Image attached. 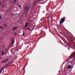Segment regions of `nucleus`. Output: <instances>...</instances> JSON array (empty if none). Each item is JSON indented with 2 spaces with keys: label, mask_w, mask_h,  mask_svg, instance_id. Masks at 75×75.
<instances>
[{
  "label": "nucleus",
  "mask_w": 75,
  "mask_h": 75,
  "mask_svg": "<svg viewBox=\"0 0 75 75\" xmlns=\"http://www.w3.org/2000/svg\"><path fill=\"white\" fill-rule=\"evenodd\" d=\"M30 8V6H27L25 8V10L26 11H28V10H29Z\"/></svg>",
  "instance_id": "1"
},
{
  "label": "nucleus",
  "mask_w": 75,
  "mask_h": 75,
  "mask_svg": "<svg viewBox=\"0 0 75 75\" xmlns=\"http://www.w3.org/2000/svg\"><path fill=\"white\" fill-rule=\"evenodd\" d=\"M65 19L64 18H62L61 19V20L60 22V24L62 23H63L64 22V21H65Z\"/></svg>",
  "instance_id": "2"
},
{
  "label": "nucleus",
  "mask_w": 75,
  "mask_h": 75,
  "mask_svg": "<svg viewBox=\"0 0 75 75\" xmlns=\"http://www.w3.org/2000/svg\"><path fill=\"white\" fill-rule=\"evenodd\" d=\"M7 66H8V65H6L5 66V67H4L3 68H2L1 69V71H0V74H1V71H3V69H4V68H7Z\"/></svg>",
  "instance_id": "3"
},
{
  "label": "nucleus",
  "mask_w": 75,
  "mask_h": 75,
  "mask_svg": "<svg viewBox=\"0 0 75 75\" xmlns=\"http://www.w3.org/2000/svg\"><path fill=\"white\" fill-rule=\"evenodd\" d=\"M8 61V59H6L3 61L2 62V63H5V62H7V61Z\"/></svg>",
  "instance_id": "4"
},
{
  "label": "nucleus",
  "mask_w": 75,
  "mask_h": 75,
  "mask_svg": "<svg viewBox=\"0 0 75 75\" xmlns=\"http://www.w3.org/2000/svg\"><path fill=\"white\" fill-rule=\"evenodd\" d=\"M75 59L74 58H73V59L72 60V61L70 62L71 64V65H73V64H74V60ZM73 63V64H72Z\"/></svg>",
  "instance_id": "5"
},
{
  "label": "nucleus",
  "mask_w": 75,
  "mask_h": 75,
  "mask_svg": "<svg viewBox=\"0 0 75 75\" xmlns=\"http://www.w3.org/2000/svg\"><path fill=\"white\" fill-rule=\"evenodd\" d=\"M75 53H74L72 55H71V57L69 58V59H71V58H73L74 56L75 55Z\"/></svg>",
  "instance_id": "6"
},
{
  "label": "nucleus",
  "mask_w": 75,
  "mask_h": 75,
  "mask_svg": "<svg viewBox=\"0 0 75 75\" xmlns=\"http://www.w3.org/2000/svg\"><path fill=\"white\" fill-rule=\"evenodd\" d=\"M28 23H26L25 26V28H27V26H28Z\"/></svg>",
  "instance_id": "7"
},
{
  "label": "nucleus",
  "mask_w": 75,
  "mask_h": 75,
  "mask_svg": "<svg viewBox=\"0 0 75 75\" xmlns=\"http://www.w3.org/2000/svg\"><path fill=\"white\" fill-rule=\"evenodd\" d=\"M67 68L68 69H70V68H71V67L70 66V65H69L67 66Z\"/></svg>",
  "instance_id": "8"
},
{
  "label": "nucleus",
  "mask_w": 75,
  "mask_h": 75,
  "mask_svg": "<svg viewBox=\"0 0 75 75\" xmlns=\"http://www.w3.org/2000/svg\"><path fill=\"white\" fill-rule=\"evenodd\" d=\"M16 29H17V27H15V28H13L12 30L13 31H14V30H16Z\"/></svg>",
  "instance_id": "9"
},
{
  "label": "nucleus",
  "mask_w": 75,
  "mask_h": 75,
  "mask_svg": "<svg viewBox=\"0 0 75 75\" xmlns=\"http://www.w3.org/2000/svg\"><path fill=\"white\" fill-rule=\"evenodd\" d=\"M13 44H14V40L13 39H12V45H13Z\"/></svg>",
  "instance_id": "10"
},
{
  "label": "nucleus",
  "mask_w": 75,
  "mask_h": 75,
  "mask_svg": "<svg viewBox=\"0 0 75 75\" xmlns=\"http://www.w3.org/2000/svg\"><path fill=\"white\" fill-rule=\"evenodd\" d=\"M7 12L8 13V12H9V9H8L7 10Z\"/></svg>",
  "instance_id": "11"
},
{
  "label": "nucleus",
  "mask_w": 75,
  "mask_h": 75,
  "mask_svg": "<svg viewBox=\"0 0 75 75\" xmlns=\"http://www.w3.org/2000/svg\"><path fill=\"white\" fill-rule=\"evenodd\" d=\"M2 54H3V55H4V52L3 51H2Z\"/></svg>",
  "instance_id": "12"
},
{
  "label": "nucleus",
  "mask_w": 75,
  "mask_h": 75,
  "mask_svg": "<svg viewBox=\"0 0 75 75\" xmlns=\"http://www.w3.org/2000/svg\"><path fill=\"white\" fill-rule=\"evenodd\" d=\"M16 0H15V1H14V3H15L16 2Z\"/></svg>",
  "instance_id": "13"
},
{
  "label": "nucleus",
  "mask_w": 75,
  "mask_h": 75,
  "mask_svg": "<svg viewBox=\"0 0 75 75\" xmlns=\"http://www.w3.org/2000/svg\"><path fill=\"white\" fill-rule=\"evenodd\" d=\"M1 15H0V19H1Z\"/></svg>",
  "instance_id": "14"
},
{
  "label": "nucleus",
  "mask_w": 75,
  "mask_h": 75,
  "mask_svg": "<svg viewBox=\"0 0 75 75\" xmlns=\"http://www.w3.org/2000/svg\"><path fill=\"white\" fill-rule=\"evenodd\" d=\"M69 61V59H68L67 61L65 62H67V61Z\"/></svg>",
  "instance_id": "15"
},
{
  "label": "nucleus",
  "mask_w": 75,
  "mask_h": 75,
  "mask_svg": "<svg viewBox=\"0 0 75 75\" xmlns=\"http://www.w3.org/2000/svg\"><path fill=\"white\" fill-rule=\"evenodd\" d=\"M28 30H30V29L29 28H28Z\"/></svg>",
  "instance_id": "16"
},
{
  "label": "nucleus",
  "mask_w": 75,
  "mask_h": 75,
  "mask_svg": "<svg viewBox=\"0 0 75 75\" xmlns=\"http://www.w3.org/2000/svg\"><path fill=\"white\" fill-rule=\"evenodd\" d=\"M4 25H5V26H7V25L6 24H4Z\"/></svg>",
  "instance_id": "17"
},
{
  "label": "nucleus",
  "mask_w": 75,
  "mask_h": 75,
  "mask_svg": "<svg viewBox=\"0 0 75 75\" xmlns=\"http://www.w3.org/2000/svg\"><path fill=\"white\" fill-rule=\"evenodd\" d=\"M16 34H17L15 33L14 34V35H16Z\"/></svg>",
  "instance_id": "18"
},
{
  "label": "nucleus",
  "mask_w": 75,
  "mask_h": 75,
  "mask_svg": "<svg viewBox=\"0 0 75 75\" xmlns=\"http://www.w3.org/2000/svg\"><path fill=\"white\" fill-rule=\"evenodd\" d=\"M0 28H1V29H2L3 28V27H1Z\"/></svg>",
  "instance_id": "19"
},
{
  "label": "nucleus",
  "mask_w": 75,
  "mask_h": 75,
  "mask_svg": "<svg viewBox=\"0 0 75 75\" xmlns=\"http://www.w3.org/2000/svg\"><path fill=\"white\" fill-rule=\"evenodd\" d=\"M23 69H24V68L22 69L21 70H23Z\"/></svg>",
  "instance_id": "20"
},
{
  "label": "nucleus",
  "mask_w": 75,
  "mask_h": 75,
  "mask_svg": "<svg viewBox=\"0 0 75 75\" xmlns=\"http://www.w3.org/2000/svg\"><path fill=\"white\" fill-rule=\"evenodd\" d=\"M23 35H25L24 34V33H23Z\"/></svg>",
  "instance_id": "21"
},
{
  "label": "nucleus",
  "mask_w": 75,
  "mask_h": 75,
  "mask_svg": "<svg viewBox=\"0 0 75 75\" xmlns=\"http://www.w3.org/2000/svg\"><path fill=\"white\" fill-rule=\"evenodd\" d=\"M19 6L20 7H21V6L19 5Z\"/></svg>",
  "instance_id": "22"
},
{
  "label": "nucleus",
  "mask_w": 75,
  "mask_h": 75,
  "mask_svg": "<svg viewBox=\"0 0 75 75\" xmlns=\"http://www.w3.org/2000/svg\"><path fill=\"white\" fill-rule=\"evenodd\" d=\"M2 7H4V5H2Z\"/></svg>",
  "instance_id": "23"
},
{
  "label": "nucleus",
  "mask_w": 75,
  "mask_h": 75,
  "mask_svg": "<svg viewBox=\"0 0 75 75\" xmlns=\"http://www.w3.org/2000/svg\"><path fill=\"white\" fill-rule=\"evenodd\" d=\"M31 21H33L32 20H31Z\"/></svg>",
  "instance_id": "24"
},
{
  "label": "nucleus",
  "mask_w": 75,
  "mask_h": 75,
  "mask_svg": "<svg viewBox=\"0 0 75 75\" xmlns=\"http://www.w3.org/2000/svg\"><path fill=\"white\" fill-rule=\"evenodd\" d=\"M0 4H1V3H0Z\"/></svg>",
  "instance_id": "25"
},
{
  "label": "nucleus",
  "mask_w": 75,
  "mask_h": 75,
  "mask_svg": "<svg viewBox=\"0 0 75 75\" xmlns=\"http://www.w3.org/2000/svg\"><path fill=\"white\" fill-rule=\"evenodd\" d=\"M64 18H65V17H64Z\"/></svg>",
  "instance_id": "26"
}]
</instances>
